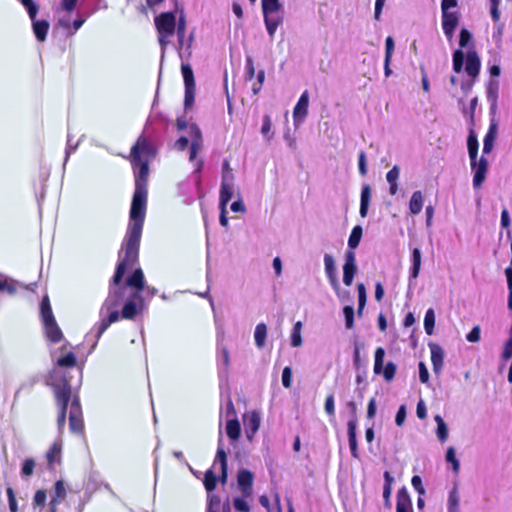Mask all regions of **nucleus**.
<instances>
[{
    "mask_svg": "<svg viewBox=\"0 0 512 512\" xmlns=\"http://www.w3.org/2000/svg\"><path fill=\"white\" fill-rule=\"evenodd\" d=\"M158 152V147L152 136L142 133L132 146L129 155L134 179L135 190L130 208V221L127 233L119 252V261L110 281L108 295L99 309V321L96 322L86 335V341L91 342L92 352L102 334L113 323L121 319L134 320L147 309L148 302L158 290L148 286L141 268H136L120 285L128 268L138 261L139 245L146 215L147 184L149 162Z\"/></svg>",
    "mask_w": 512,
    "mask_h": 512,
    "instance_id": "nucleus-1",
    "label": "nucleus"
},
{
    "mask_svg": "<svg viewBox=\"0 0 512 512\" xmlns=\"http://www.w3.org/2000/svg\"><path fill=\"white\" fill-rule=\"evenodd\" d=\"M47 383L53 387L56 402L59 407V414L57 418V426L59 434H62L65 422H66V411L71 400L70 411H69V428L73 433H81L84 428L82 409L80 401L77 395H71V385L68 380L60 375L56 370H53Z\"/></svg>",
    "mask_w": 512,
    "mask_h": 512,
    "instance_id": "nucleus-2",
    "label": "nucleus"
},
{
    "mask_svg": "<svg viewBox=\"0 0 512 512\" xmlns=\"http://www.w3.org/2000/svg\"><path fill=\"white\" fill-rule=\"evenodd\" d=\"M177 127L179 130H187L188 136H181L175 143V147L183 151L190 144L189 160L195 161L197 154L203 148V138L199 127L195 124L188 125L184 120L178 119Z\"/></svg>",
    "mask_w": 512,
    "mask_h": 512,
    "instance_id": "nucleus-3",
    "label": "nucleus"
},
{
    "mask_svg": "<svg viewBox=\"0 0 512 512\" xmlns=\"http://www.w3.org/2000/svg\"><path fill=\"white\" fill-rule=\"evenodd\" d=\"M158 32V42L161 47V64L164 61L166 48L170 43V38L174 35L176 29V14L174 12H164L154 19Z\"/></svg>",
    "mask_w": 512,
    "mask_h": 512,
    "instance_id": "nucleus-4",
    "label": "nucleus"
},
{
    "mask_svg": "<svg viewBox=\"0 0 512 512\" xmlns=\"http://www.w3.org/2000/svg\"><path fill=\"white\" fill-rule=\"evenodd\" d=\"M40 314L47 339L53 343L63 339V333L53 315L48 296H44L40 305Z\"/></svg>",
    "mask_w": 512,
    "mask_h": 512,
    "instance_id": "nucleus-5",
    "label": "nucleus"
},
{
    "mask_svg": "<svg viewBox=\"0 0 512 512\" xmlns=\"http://www.w3.org/2000/svg\"><path fill=\"white\" fill-rule=\"evenodd\" d=\"M222 440H219V445L216 453V457L214 460V464L211 469L207 470L204 476V486L207 490V492H212L217 483V477L215 473L213 472V469L216 467L217 463L220 465V470L222 472V479L223 481L226 480L227 477V462H226V453L221 445Z\"/></svg>",
    "mask_w": 512,
    "mask_h": 512,
    "instance_id": "nucleus-6",
    "label": "nucleus"
},
{
    "mask_svg": "<svg viewBox=\"0 0 512 512\" xmlns=\"http://www.w3.org/2000/svg\"><path fill=\"white\" fill-rule=\"evenodd\" d=\"M181 72L185 86L184 105L185 108H190L195 100L196 85L194 74L192 67L188 63L181 64Z\"/></svg>",
    "mask_w": 512,
    "mask_h": 512,
    "instance_id": "nucleus-7",
    "label": "nucleus"
},
{
    "mask_svg": "<svg viewBox=\"0 0 512 512\" xmlns=\"http://www.w3.org/2000/svg\"><path fill=\"white\" fill-rule=\"evenodd\" d=\"M176 34L178 38V50H179V56L181 59L184 57V53H186L187 57L191 56V43L193 40V36L190 35L188 40L185 39V33H186V20L181 13L178 22H176Z\"/></svg>",
    "mask_w": 512,
    "mask_h": 512,
    "instance_id": "nucleus-8",
    "label": "nucleus"
},
{
    "mask_svg": "<svg viewBox=\"0 0 512 512\" xmlns=\"http://www.w3.org/2000/svg\"><path fill=\"white\" fill-rule=\"evenodd\" d=\"M471 170L473 172V187L479 189L486 179L488 172V160L482 156L470 159Z\"/></svg>",
    "mask_w": 512,
    "mask_h": 512,
    "instance_id": "nucleus-9",
    "label": "nucleus"
},
{
    "mask_svg": "<svg viewBox=\"0 0 512 512\" xmlns=\"http://www.w3.org/2000/svg\"><path fill=\"white\" fill-rule=\"evenodd\" d=\"M385 356V350L382 347H378L375 351L374 361V373L380 374L383 371V376L387 381L394 378L396 373V365L392 362H388L383 369V361Z\"/></svg>",
    "mask_w": 512,
    "mask_h": 512,
    "instance_id": "nucleus-10",
    "label": "nucleus"
},
{
    "mask_svg": "<svg viewBox=\"0 0 512 512\" xmlns=\"http://www.w3.org/2000/svg\"><path fill=\"white\" fill-rule=\"evenodd\" d=\"M261 423L260 413L257 411H249L243 415V425L246 437L249 441H252L255 434L259 430Z\"/></svg>",
    "mask_w": 512,
    "mask_h": 512,
    "instance_id": "nucleus-11",
    "label": "nucleus"
},
{
    "mask_svg": "<svg viewBox=\"0 0 512 512\" xmlns=\"http://www.w3.org/2000/svg\"><path fill=\"white\" fill-rule=\"evenodd\" d=\"M459 13L457 11L442 12V28L449 42H452L455 30L459 24Z\"/></svg>",
    "mask_w": 512,
    "mask_h": 512,
    "instance_id": "nucleus-12",
    "label": "nucleus"
},
{
    "mask_svg": "<svg viewBox=\"0 0 512 512\" xmlns=\"http://www.w3.org/2000/svg\"><path fill=\"white\" fill-rule=\"evenodd\" d=\"M223 338H224L223 332L218 333V337H217L218 356H217V358H218V370H219L220 378L227 377L228 367H229V363H230L228 349L226 347L222 346Z\"/></svg>",
    "mask_w": 512,
    "mask_h": 512,
    "instance_id": "nucleus-13",
    "label": "nucleus"
},
{
    "mask_svg": "<svg viewBox=\"0 0 512 512\" xmlns=\"http://www.w3.org/2000/svg\"><path fill=\"white\" fill-rule=\"evenodd\" d=\"M309 106V93L304 91L293 109L294 125L298 127L306 118Z\"/></svg>",
    "mask_w": 512,
    "mask_h": 512,
    "instance_id": "nucleus-14",
    "label": "nucleus"
},
{
    "mask_svg": "<svg viewBox=\"0 0 512 512\" xmlns=\"http://www.w3.org/2000/svg\"><path fill=\"white\" fill-rule=\"evenodd\" d=\"M234 176L229 171L222 175V183L220 188V206H226L231 200L234 193Z\"/></svg>",
    "mask_w": 512,
    "mask_h": 512,
    "instance_id": "nucleus-15",
    "label": "nucleus"
},
{
    "mask_svg": "<svg viewBox=\"0 0 512 512\" xmlns=\"http://www.w3.org/2000/svg\"><path fill=\"white\" fill-rule=\"evenodd\" d=\"M323 261H324L325 273L330 282V285L332 286L334 291L339 295L340 285H339V281L337 278V270H336L334 258L331 254L326 253V254H324Z\"/></svg>",
    "mask_w": 512,
    "mask_h": 512,
    "instance_id": "nucleus-16",
    "label": "nucleus"
},
{
    "mask_svg": "<svg viewBox=\"0 0 512 512\" xmlns=\"http://www.w3.org/2000/svg\"><path fill=\"white\" fill-rule=\"evenodd\" d=\"M429 349L431 353L433 371L435 374H440L444 365V350L440 345L436 343H429Z\"/></svg>",
    "mask_w": 512,
    "mask_h": 512,
    "instance_id": "nucleus-17",
    "label": "nucleus"
},
{
    "mask_svg": "<svg viewBox=\"0 0 512 512\" xmlns=\"http://www.w3.org/2000/svg\"><path fill=\"white\" fill-rule=\"evenodd\" d=\"M253 474L246 469L239 470L237 475L238 486L244 497L252 495Z\"/></svg>",
    "mask_w": 512,
    "mask_h": 512,
    "instance_id": "nucleus-18",
    "label": "nucleus"
},
{
    "mask_svg": "<svg viewBox=\"0 0 512 512\" xmlns=\"http://www.w3.org/2000/svg\"><path fill=\"white\" fill-rule=\"evenodd\" d=\"M21 288L27 289L28 287L24 286L23 284L10 278L7 275L0 273V292H5L9 295H13Z\"/></svg>",
    "mask_w": 512,
    "mask_h": 512,
    "instance_id": "nucleus-19",
    "label": "nucleus"
},
{
    "mask_svg": "<svg viewBox=\"0 0 512 512\" xmlns=\"http://www.w3.org/2000/svg\"><path fill=\"white\" fill-rule=\"evenodd\" d=\"M263 14H264V22H265L267 32H268L269 36L272 38L274 36L278 26L282 22L280 10H278L277 12L267 11V12H263Z\"/></svg>",
    "mask_w": 512,
    "mask_h": 512,
    "instance_id": "nucleus-20",
    "label": "nucleus"
},
{
    "mask_svg": "<svg viewBox=\"0 0 512 512\" xmlns=\"http://www.w3.org/2000/svg\"><path fill=\"white\" fill-rule=\"evenodd\" d=\"M481 67L480 59L475 51H469L466 56L465 71L471 78H476Z\"/></svg>",
    "mask_w": 512,
    "mask_h": 512,
    "instance_id": "nucleus-21",
    "label": "nucleus"
},
{
    "mask_svg": "<svg viewBox=\"0 0 512 512\" xmlns=\"http://www.w3.org/2000/svg\"><path fill=\"white\" fill-rule=\"evenodd\" d=\"M396 512H413L411 498L405 487L397 493Z\"/></svg>",
    "mask_w": 512,
    "mask_h": 512,
    "instance_id": "nucleus-22",
    "label": "nucleus"
},
{
    "mask_svg": "<svg viewBox=\"0 0 512 512\" xmlns=\"http://www.w3.org/2000/svg\"><path fill=\"white\" fill-rule=\"evenodd\" d=\"M67 492L65 488V484L62 480H58L55 482L51 494V499L49 501V506L57 507L64 499L66 498Z\"/></svg>",
    "mask_w": 512,
    "mask_h": 512,
    "instance_id": "nucleus-23",
    "label": "nucleus"
},
{
    "mask_svg": "<svg viewBox=\"0 0 512 512\" xmlns=\"http://www.w3.org/2000/svg\"><path fill=\"white\" fill-rule=\"evenodd\" d=\"M400 175V168L395 165L386 173V180L389 184V194L396 195L398 192V179Z\"/></svg>",
    "mask_w": 512,
    "mask_h": 512,
    "instance_id": "nucleus-24",
    "label": "nucleus"
},
{
    "mask_svg": "<svg viewBox=\"0 0 512 512\" xmlns=\"http://www.w3.org/2000/svg\"><path fill=\"white\" fill-rule=\"evenodd\" d=\"M32 21L33 32L38 41L43 42L46 39L49 23L45 20H36V18Z\"/></svg>",
    "mask_w": 512,
    "mask_h": 512,
    "instance_id": "nucleus-25",
    "label": "nucleus"
},
{
    "mask_svg": "<svg viewBox=\"0 0 512 512\" xmlns=\"http://www.w3.org/2000/svg\"><path fill=\"white\" fill-rule=\"evenodd\" d=\"M347 430H348V440H349V447L351 454L354 458L359 457L358 453V444H357V427H355L354 421L351 423H347Z\"/></svg>",
    "mask_w": 512,
    "mask_h": 512,
    "instance_id": "nucleus-26",
    "label": "nucleus"
},
{
    "mask_svg": "<svg viewBox=\"0 0 512 512\" xmlns=\"http://www.w3.org/2000/svg\"><path fill=\"white\" fill-rule=\"evenodd\" d=\"M423 194L421 191H415L412 193L410 201H409V211L413 215H418L423 208Z\"/></svg>",
    "mask_w": 512,
    "mask_h": 512,
    "instance_id": "nucleus-27",
    "label": "nucleus"
},
{
    "mask_svg": "<svg viewBox=\"0 0 512 512\" xmlns=\"http://www.w3.org/2000/svg\"><path fill=\"white\" fill-rule=\"evenodd\" d=\"M371 199V188L368 184H364L361 190V198H360V215L361 217H366L368 213V207Z\"/></svg>",
    "mask_w": 512,
    "mask_h": 512,
    "instance_id": "nucleus-28",
    "label": "nucleus"
},
{
    "mask_svg": "<svg viewBox=\"0 0 512 512\" xmlns=\"http://www.w3.org/2000/svg\"><path fill=\"white\" fill-rule=\"evenodd\" d=\"M411 268H410V278L416 279L419 275L421 268V251L419 248H414L411 254Z\"/></svg>",
    "mask_w": 512,
    "mask_h": 512,
    "instance_id": "nucleus-29",
    "label": "nucleus"
},
{
    "mask_svg": "<svg viewBox=\"0 0 512 512\" xmlns=\"http://www.w3.org/2000/svg\"><path fill=\"white\" fill-rule=\"evenodd\" d=\"M61 449L62 441L56 440L46 454L49 465H54L60 461Z\"/></svg>",
    "mask_w": 512,
    "mask_h": 512,
    "instance_id": "nucleus-30",
    "label": "nucleus"
},
{
    "mask_svg": "<svg viewBox=\"0 0 512 512\" xmlns=\"http://www.w3.org/2000/svg\"><path fill=\"white\" fill-rule=\"evenodd\" d=\"M240 423L237 420V418H232L226 421V433L227 436L232 440L235 441L240 436Z\"/></svg>",
    "mask_w": 512,
    "mask_h": 512,
    "instance_id": "nucleus-31",
    "label": "nucleus"
},
{
    "mask_svg": "<svg viewBox=\"0 0 512 512\" xmlns=\"http://www.w3.org/2000/svg\"><path fill=\"white\" fill-rule=\"evenodd\" d=\"M267 337V326L265 323H259L255 327L254 331V339L256 346L261 349L265 345Z\"/></svg>",
    "mask_w": 512,
    "mask_h": 512,
    "instance_id": "nucleus-32",
    "label": "nucleus"
},
{
    "mask_svg": "<svg viewBox=\"0 0 512 512\" xmlns=\"http://www.w3.org/2000/svg\"><path fill=\"white\" fill-rule=\"evenodd\" d=\"M460 497L457 486L450 491L447 502V512H460Z\"/></svg>",
    "mask_w": 512,
    "mask_h": 512,
    "instance_id": "nucleus-33",
    "label": "nucleus"
},
{
    "mask_svg": "<svg viewBox=\"0 0 512 512\" xmlns=\"http://www.w3.org/2000/svg\"><path fill=\"white\" fill-rule=\"evenodd\" d=\"M496 134V124H491L483 141V153L489 154L492 151Z\"/></svg>",
    "mask_w": 512,
    "mask_h": 512,
    "instance_id": "nucleus-34",
    "label": "nucleus"
},
{
    "mask_svg": "<svg viewBox=\"0 0 512 512\" xmlns=\"http://www.w3.org/2000/svg\"><path fill=\"white\" fill-rule=\"evenodd\" d=\"M434 420L437 423V430H436L437 438L440 442L443 443L448 438V427L440 415H436L434 417Z\"/></svg>",
    "mask_w": 512,
    "mask_h": 512,
    "instance_id": "nucleus-35",
    "label": "nucleus"
},
{
    "mask_svg": "<svg viewBox=\"0 0 512 512\" xmlns=\"http://www.w3.org/2000/svg\"><path fill=\"white\" fill-rule=\"evenodd\" d=\"M478 140L476 134L471 130L467 138V148L469 158L473 159L478 156Z\"/></svg>",
    "mask_w": 512,
    "mask_h": 512,
    "instance_id": "nucleus-36",
    "label": "nucleus"
},
{
    "mask_svg": "<svg viewBox=\"0 0 512 512\" xmlns=\"http://www.w3.org/2000/svg\"><path fill=\"white\" fill-rule=\"evenodd\" d=\"M357 272V265L343 264V283L350 286Z\"/></svg>",
    "mask_w": 512,
    "mask_h": 512,
    "instance_id": "nucleus-37",
    "label": "nucleus"
},
{
    "mask_svg": "<svg viewBox=\"0 0 512 512\" xmlns=\"http://www.w3.org/2000/svg\"><path fill=\"white\" fill-rule=\"evenodd\" d=\"M435 326V312L432 308H429L424 316V329L428 335H432L434 333Z\"/></svg>",
    "mask_w": 512,
    "mask_h": 512,
    "instance_id": "nucleus-38",
    "label": "nucleus"
},
{
    "mask_svg": "<svg viewBox=\"0 0 512 512\" xmlns=\"http://www.w3.org/2000/svg\"><path fill=\"white\" fill-rule=\"evenodd\" d=\"M362 238V227L357 225L355 226L348 239V248L356 249Z\"/></svg>",
    "mask_w": 512,
    "mask_h": 512,
    "instance_id": "nucleus-39",
    "label": "nucleus"
},
{
    "mask_svg": "<svg viewBox=\"0 0 512 512\" xmlns=\"http://www.w3.org/2000/svg\"><path fill=\"white\" fill-rule=\"evenodd\" d=\"M47 501V493L45 490H37L32 499V506L34 509L39 508V512L42 511Z\"/></svg>",
    "mask_w": 512,
    "mask_h": 512,
    "instance_id": "nucleus-40",
    "label": "nucleus"
},
{
    "mask_svg": "<svg viewBox=\"0 0 512 512\" xmlns=\"http://www.w3.org/2000/svg\"><path fill=\"white\" fill-rule=\"evenodd\" d=\"M302 323L300 321L296 322L292 328L290 339L291 345L293 347H299L302 345V337H301Z\"/></svg>",
    "mask_w": 512,
    "mask_h": 512,
    "instance_id": "nucleus-41",
    "label": "nucleus"
},
{
    "mask_svg": "<svg viewBox=\"0 0 512 512\" xmlns=\"http://www.w3.org/2000/svg\"><path fill=\"white\" fill-rule=\"evenodd\" d=\"M446 462L452 465V470L455 474L459 473L460 462L456 457V451L454 447H448L445 456Z\"/></svg>",
    "mask_w": 512,
    "mask_h": 512,
    "instance_id": "nucleus-42",
    "label": "nucleus"
},
{
    "mask_svg": "<svg viewBox=\"0 0 512 512\" xmlns=\"http://www.w3.org/2000/svg\"><path fill=\"white\" fill-rule=\"evenodd\" d=\"M222 415L225 416L226 420L237 418L232 399L229 395L227 396L224 407L221 408V416Z\"/></svg>",
    "mask_w": 512,
    "mask_h": 512,
    "instance_id": "nucleus-43",
    "label": "nucleus"
},
{
    "mask_svg": "<svg viewBox=\"0 0 512 512\" xmlns=\"http://www.w3.org/2000/svg\"><path fill=\"white\" fill-rule=\"evenodd\" d=\"M56 364L60 367H73L76 365V357L72 352H69L64 356L59 357L56 360Z\"/></svg>",
    "mask_w": 512,
    "mask_h": 512,
    "instance_id": "nucleus-44",
    "label": "nucleus"
},
{
    "mask_svg": "<svg viewBox=\"0 0 512 512\" xmlns=\"http://www.w3.org/2000/svg\"><path fill=\"white\" fill-rule=\"evenodd\" d=\"M35 468V461L32 458H27L23 461L21 467L22 477H29L33 474Z\"/></svg>",
    "mask_w": 512,
    "mask_h": 512,
    "instance_id": "nucleus-45",
    "label": "nucleus"
},
{
    "mask_svg": "<svg viewBox=\"0 0 512 512\" xmlns=\"http://www.w3.org/2000/svg\"><path fill=\"white\" fill-rule=\"evenodd\" d=\"M358 292V313L360 314L366 304V288L363 283L357 285Z\"/></svg>",
    "mask_w": 512,
    "mask_h": 512,
    "instance_id": "nucleus-46",
    "label": "nucleus"
},
{
    "mask_svg": "<svg viewBox=\"0 0 512 512\" xmlns=\"http://www.w3.org/2000/svg\"><path fill=\"white\" fill-rule=\"evenodd\" d=\"M208 504L206 512H219L220 499L218 496L211 494L208 492Z\"/></svg>",
    "mask_w": 512,
    "mask_h": 512,
    "instance_id": "nucleus-47",
    "label": "nucleus"
},
{
    "mask_svg": "<svg viewBox=\"0 0 512 512\" xmlns=\"http://www.w3.org/2000/svg\"><path fill=\"white\" fill-rule=\"evenodd\" d=\"M464 54L461 50H456L453 53V70L456 73L461 72L463 67Z\"/></svg>",
    "mask_w": 512,
    "mask_h": 512,
    "instance_id": "nucleus-48",
    "label": "nucleus"
},
{
    "mask_svg": "<svg viewBox=\"0 0 512 512\" xmlns=\"http://www.w3.org/2000/svg\"><path fill=\"white\" fill-rule=\"evenodd\" d=\"M22 5L26 8L31 20L36 18L38 12V6L33 0H20Z\"/></svg>",
    "mask_w": 512,
    "mask_h": 512,
    "instance_id": "nucleus-49",
    "label": "nucleus"
},
{
    "mask_svg": "<svg viewBox=\"0 0 512 512\" xmlns=\"http://www.w3.org/2000/svg\"><path fill=\"white\" fill-rule=\"evenodd\" d=\"M10 512H18V503L14 490L11 487L6 489Z\"/></svg>",
    "mask_w": 512,
    "mask_h": 512,
    "instance_id": "nucleus-50",
    "label": "nucleus"
},
{
    "mask_svg": "<svg viewBox=\"0 0 512 512\" xmlns=\"http://www.w3.org/2000/svg\"><path fill=\"white\" fill-rule=\"evenodd\" d=\"M271 127H272V123H271V119H270V116L269 115H265L263 117V122H262V127H261V133L262 135L267 139V140H270L272 138V134L270 133L271 132Z\"/></svg>",
    "mask_w": 512,
    "mask_h": 512,
    "instance_id": "nucleus-51",
    "label": "nucleus"
},
{
    "mask_svg": "<svg viewBox=\"0 0 512 512\" xmlns=\"http://www.w3.org/2000/svg\"><path fill=\"white\" fill-rule=\"evenodd\" d=\"M346 408L349 412V420L347 423H351L354 421V424H355V427H357L358 425V420H357V406H356V403L354 401H349L346 403Z\"/></svg>",
    "mask_w": 512,
    "mask_h": 512,
    "instance_id": "nucleus-52",
    "label": "nucleus"
},
{
    "mask_svg": "<svg viewBox=\"0 0 512 512\" xmlns=\"http://www.w3.org/2000/svg\"><path fill=\"white\" fill-rule=\"evenodd\" d=\"M345 316V325L347 329H351L354 325V309L352 306H345L343 309Z\"/></svg>",
    "mask_w": 512,
    "mask_h": 512,
    "instance_id": "nucleus-53",
    "label": "nucleus"
},
{
    "mask_svg": "<svg viewBox=\"0 0 512 512\" xmlns=\"http://www.w3.org/2000/svg\"><path fill=\"white\" fill-rule=\"evenodd\" d=\"M79 140L75 143L72 142V136L70 133H68V136H67V147H66V150H65V159H64V165L66 164V162L68 161L70 155L77 149L78 145H79Z\"/></svg>",
    "mask_w": 512,
    "mask_h": 512,
    "instance_id": "nucleus-54",
    "label": "nucleus"
},
{
    "mask_svg": "<svg viewBox=\"0 0 512 512\" xmlns=\"http://www.w3.org/2000/svg\"><path fill=\"white\" fill-rule=\"evenodd\" d=\"M263 12H277L280 10L279 0H262Z\"/></svg>",
    "mask_w": 512,
    "mask_h": 512,
    "instance_id": "nucleus-55",
    "label": "nucleus"
},
{
    "mask_svg": "<svg viewBox=\"0 0 512 512\" xmlns=\"http://www.w3.org/2000/svg\"><path fill=\"white\" fill-rule=\"evenodd\" d=\"M246 497L243 496V498L236 497L233 500L234 508L240 512H249L250 506L248 502L245 500Z\"/></svg>",
    "mask_w": 512,
    "mask_h": 512,
    "instance_id": "nucleus-56",
    "label": "nucleus"
},
{
    "mask_svg": "<svg viewBox=\"0 0 512 512\" xmlns=\"http://www.w3.org/2000/svg\"><path fill=\"white\" fill-rule=\"evenodd\" d=\"M245 75L247 80H252L255 75L254 62L251 56L246 57L245 61Z\"/></svg>",
    "mask_w": 512,
    "mask_h": 512,
    "instance_id": "nucleus-57",
    "label": "nucleus"
},
{
    "mask_svg": "<svg viewBox=\"0 0 512 512\" xmlns=\"http://www.w3.org/2000/svg\"><path fill=\"white\" fill-rule=\"evenodd\" d=\"M490 2V14L494 22H498L500 19L499 5L501 0H489Z\"/></svg>",
    "mask_w": 512,
    "mask_h": 512,
    "instance_id": "nucleus-58",
    "label": "nucleus"
},
{
    "mask_svg": "<svg viewBox=\"0 0 512 512\" xmlns=\"http://www.w3.org/2000/svg\"><path fill=\"white\" fill-rule=\"evenodd\" d=\"M77 2L78 0H61L60 7L57 11L63 10L66 12H72L76 7Z\"/></svg>",
    "mask_w": 512,
    "mask_h": 512,
    "instance_id": "nucleus-59",
    "label": "nucleus"
},
{
    "mask_svg": "<svg viewBox=\"0 0 512 512\" xmlns=\"http://www.w3.org/2000/svg\"><path fill=\"white\" fill-rule=\"evenodd\" d=\"M411 484H412L413 488L419 493V495L425 494V488L422 484V479L420 476H418V475L413 476L411 479Z\"/></svg>",
    "mask_w": 512,
    "mask_h": 512,
    "instance_id": "nucleus-60",
    "label": "nucleus"
},
{
    "mask_svg": "<svg viewBox=\"0 0 512 512\" xmlns=\"http://www.w3.org/2000/svg\"><path fill=\"white\" fill-rule=\"evenodd\" d=\"M480 327L474 326L472 330L466 335V339L468 342L476 343L480 340Z\"/></svg>",
    "mask_w": 512,
    "mask_h": 512,
    "instance_id": "nucleus-61",
    "label": "nucleus"
},
{
    "mask_svg": "<svg viewBox=\"0 0 512 512\" xmlns=\"http://www.w3.org/2000/svg\"><path fill=\"white\" fill-rule=\"evenodd\" d=\"M291 377H292V369L287 366L282 371V384L285 388H289L291 386Z\"/></svg>",
    "mask_w": 512,
    "mask_h": 512,
    "instance_id": "nucleus-62",
    "label": "nucleus"
},
{
    "mask_svg": "<svg viewBox=\"0 0 512 512\" xmlns=\"http://www.w3.org/2000/svg\"><path fill=\"white\" fill-rule=\"evenodd\" d=\"M325 411L329 416L334 417L335 415V405H334V396L332 394L328 395L325 401Z\"/></svg>",
    "mask_w": 512,
    "mask_h": 512,
    "instance_id": "nucleus-63",
    "label": "nucleus"
},
{
    "mask_svg": "<svg viewBox=\"0 0 512 512\" xmlns=\"http://www.w3.org/2000/svg\"><path fill=\"white\" fill-rule=\"evenodd\" d=\"M472 39L471 33L467 29H462L460 31V39H459V45L460 47L464 48L466 47L469 42Z\"/></svg>",
    "mask_w": 512,
    "mask_h": 512,
    "instance_id": "nucleus-64",
    "label": "nucleus"
}]
</instances>
